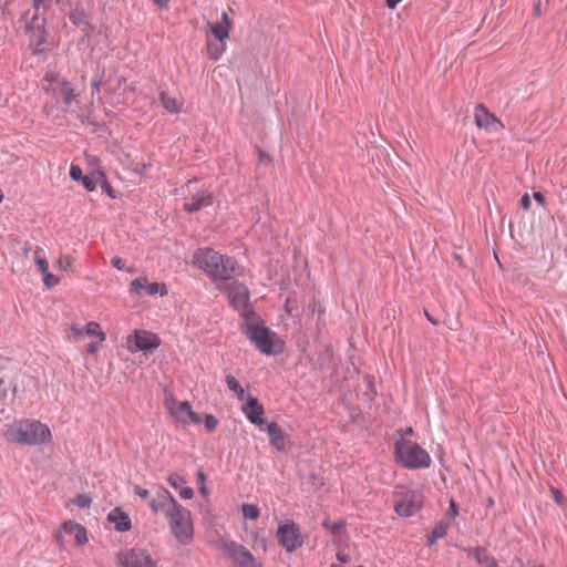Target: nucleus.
Masks as SVG:
<instances>
[{
	"label": "nucleus",
	"mask_w": 567,
	"mask_h": 567,
	"mask_svg": "<svg viewBox=\"0 0 567 567\" xmlns=\"http://www.w3.org/2000/svg\"><path fill=\"white\" fill-rule=\"evenodd\" d=\"M97 344L95 342H91L87 344V352L94 354L97 352Z\"/></svg>",
	"instance_id": "49"
},
{
	"label": "nucleus",
	"mask_w": 567,
	"mask_h": 567,
	"mask_svg": "<svg viewBox=\"0 0 567 567\" xmlns=\"http://www.w3.org/2000/svg\"><path fill=\"white\" fill-rule=\"evenodd\" d=\"M243 413L252 424L257 426H262L265 421L262 415L265 413L264 406L259 403L258 399L255 396H248L245 404L241 406Z\"/></svg>",
	"instance_id": "18"
},
{
	"label": "nucleus",
	"mask_w": 567,
	"mask_h": 567,
	"mask_svg": "<svg viewBox=\"0 0 567 567\" xmlns=\"http://www.w3.org/2000/svg\"><path fill=\"white\" fill-rule=\"evenodd\" d=\"M220 549L235 567H264L250 550L234 540H224Z\"/></svg>",
	"instance_id": "8"
},
{
	"label": "nucleus",
	"mask_w": 567,
	"mask_h": 567,
	"mask_svg": "<svg viewBox=\"0 0 567 567\" xmlns=\"http://www.w3.org/2000/svg\"><path fill=\"white\" fill-rule=\"evenodd\" d=\"M467 554L473 556V558L477 561V564L483 567H498V563L494 557H492L485 548L482 547H471L466 549Z\"/></svg>",
	"instance_id": "23"
},
{
	"label": "nucleus",
	"mask_w": 567,
	"mask_h": 567,
	"mask_svg": "<svg viewBox=\"0 0 567 567\" xmlns=\"http://www.w3.org/2000/svg\"><path fill=\"white\" fill-rule=\"evenodd\" d=\"M63 533H64V532H63L62 526H61V527H60V529H58V530L54 533V535H53L54 540H55V543H56L59 546H63V544H64Z\"/></svg>",
	"instance_id": "41"
},
{
	"label": "nucleus",
	"mask_w": 567,
	"mask_h": 567,
	"mask_svg": "<svg viewBox=\"0 0 567 567\" xmlns=\"http://www.w3.org/2000/svg\"><path fill=\"white\" fill-rule=\"evenodd\" d=\"M158 7L164 8L168 6L169 0H152Z\"/></svg>",
	"instance_id": "52"
},
{
	"label": "nucleus",
	"mask_w": 567,
	"mask_h": 567,
	"mask_svg": "<svg viewBox=\"0 0 567 567\" xmlns=\"http://www.w3.org/2000/svg\"><path fill=\"white\" fill-rule=\"evenodd\" d=\"M60 90L64 97V103L70 105L71 102L75 99L72 85L66 80L62 79Z\"/></svg>",
	"instance_id": "28"
},
{
	"label": "nucleus",
	"mask_w": 567,
	"mask_h": 567,
	"mask_svg": "<svg viewBox=\"0 0 567 567\" xmlns=\"http://www.w3.org/2000/svg\"><path fill=\"white\" fill-rule=\"evenodd\" d=\"M62 529L64 533L74 535L75 544L78 546H83L89 542L85 527L74 520L70 519L64 522L62 524Z\"/></svg>",
	"instance_id": "20"
},
{
	"label": "nucleus",
	"mask_w": 567,
	"mask_h": 567,
	"mask_svg": "<svg viewBox=\"0 0 567 567\" xmlns=\"http://www.w3.org/2000/svg\"><path fill=\"white\" fill-rule=\"evenodd\" d=\"M266 431L269 436L270 445L277 451L286 452L290 449L291 442L288 434L276 423L267 424Z\"/></svg>",
	"instance_id": "16"
},
{
	"label": "nucleus",
	"mask_w": 567,
	"mask_h": 567,
	"mask_svg": "<svg viewBox=\"0 0 567 567\" xmlns=\"http://www.w3.org/2000/svg\"><path fill=\"white\" fill-rule=\"evenodd\" d=\"M458 515V506L454 499L450 501L449 511L445 514L444 519H449L450 523Z\"/></svg>",
	"instance_id": "34"
},
{
	"label": "nucleus",
	"mask_w": 567,
	"mask_h": 567,
	"mask_svg": "<svg viewBox=\"0 0 567 567\" xmlns=\"http://www.w3.org/2000/svg\"><path fill=\"white\" fill-rule=\"evenodd\" d=\"M40 248L38 247L34 254V260L39 267V270L42 275L49 271V264L45 258L39 256Z\"/></svg>",
	"instance_id": "32"
},
{
	"label": "nucleus",
	"mask_w": 567,
	"mask_h": 567,
	"mask_svg": "<svg viewBox=\"0 0 567 567\" xmlns=\"http://www.w3.org/2000/svg\"><path fill=\"white\" fill-rule=\"evenodd\" d=\"M84 333L87 336L97 337L100 342H103L106 339L105 332L101 329L100 323H97L96 321L87 322L84 327Z\"/></svg>",
	"instance_id": "26"
},
{
	"label": "nucleus",
	"mask_w": 567,
	"mask_h": 567,
	"mask_svg": "<svg viewBox=\"0 0 567 567\" xmlns=\"http://www.w3.org/2000/svg\"><path fill=\"white\" fill-rule=\"evenodd\" d=\"M82 183L89 192H93L96 188L95 181L90 176H84Z\"/></svg>",
	"instance_id": "39"
},
{
	"label": "nucleus",
	"mask_w": 567,
	"mask_h": 567,
	"mask_svg": "<svg viewBox=\"0 0 567 567\" xmlns=\"http://www.w3.org/2000/svg\"><path fill=\"white\" fill-rule=\"evenodd\" d=\"M493 504H494V502H493V499L491 498V499L488 501V505H491V506H492Z\"/></svg>",
	"instance_id": "64"
},
{
	"label": "nucleus",
	"mask_w": 567,
	"mask_h": 567,
	"mask_svg": "<svg viewBox=\"0 0 567 567\" xmlns=\"http://www.w3.org/2000/svg\"><path fill=\"white\" fill-rule=\"evenodd\" d=\"M107 520L114 524L118 532H127L132 527L130 517L121 508L112 509L107 515Z\"/></svg>",
	"instance_id": "21"
},
{
	"label": "nucleus",
	"mask_w": 567,
	"mask_h": 567,
	"mask_svg": "<svg viewBox=\"0 0 567 567\" xmlns=\"http://www.w3.org/2000/svg\"><path fill=\"white\" fill-rule=\"evenodd\" d=\"M241 331L264 354L276 352V346L279 343L277 334L268 329L256 316H248L241 324Z\"/></svg>",
	"instance_id": "4"
},
{
	"label": "nucleus",
	"mask_w": 567,
	"mask_h": 567,
	"mask_svg": "<svg viewBox=\"0 0 567 567\" xmlns=\"http://www.w3.org/2000/svg\"><path fill=\"white\" fill-rule=\"evenodd\" d=\"M412 434H413V429H412V427H406V429L403 431V433H402V435H401V436L409 439L408 436H411Z\"/></svg>",
	"instance_id": "55"
},
{
	"label": "nucleus",
	"mask_w": 567,
	"mask_h": 567,
	"mask_svg": "<svg viewBox=\"0 0 567 567\" xmlns=\"http://www.w3.org/2000/svg\"><path fill=\"white\" fill-rule=\"evenodd\" d=\"M533 197L539 205H545V196L540 192H535Z\"/></svg>",
	"instance_id": "46"
},
{
	"label": "nucleus",
	"mask_w": 567,
	"mask_h": 567,
	"mask_svg": "<svg viewBox=\"0 0 567 567\" xmlns=\"http://www.w3.org/2000/svg\"><path fill=\"white\" fill-rule=\"evenodd\" d=\"M402 0H386V6L391 9H394L398 3H400Z\"/></svg>",
	"instance_id": "53"
},
{
	"label": "nucleus",
	"mask_w": 567,
	"mask_h": 567,
	"mask_svg": "<svg viewBox=\"0 0 567 567\" xmlns=\"http://www.w3.org/2000/svg\"><path fill=\"white\" fill-rule=\"evenodd\" d=\"M196 478H197V481H198V483H199L200 485H202V484H204V483H206V475L204 474V472H203V471H198V472L196 473Z\"/></svg>",
	"instance_id": "48"
},
{
	"label": "nucleus",
	"mask_w": 567,
	"mask_h": 567,
	"mask_svg": "<svg viewBox=\"0 0 567 567\" xmlns=\"http://www.w3.org/2000/svg\"><path fill=\"white\" fill-rule=\"evenodd\" d=\"M161 346V339L157 334L146 330H135L127 337L126 347L131 353L136 351H153Z\"/></svg>",
	"instance_id": "11"
},
{
	"label": "nucleus",
	"mask_w": 567,
	"mask_h": 567,
	"mask_svg": "<svg viewBox=\"0 0 567 567\" xmlns=\"http://www.w3.org/2000/svg\"><path fill=\"white\" fill-rule=\"evenodd\" d=\"M111 264H112L113 267H115L118 270L124 269V262H123V260L120 257H114L111 260Z\"/></svg>",
	"instance_id": "45"
},
{
	"label": "nucleus",
	"mask_w": 567,
	"mask_h": 567,
	"mask_svg": "<svg viewBox=\"0 0 567 567\" xmlns=\"http://www.w3.org/2000/svg\"><path fill=\"white\" fill-rule=\"evenodd\" d=\"M69 18H70L71 22L78 27H84V28L89 27L86 14L80 10L71 11Z\"/></svg>",
	"instance_id": "29"
},
{
	"label": "nucleus",
	"mask_w": 567,
	"mask_h": 567,
	"mask_svg": "<svg viewBox=\"0 0 567 567\" xmlns=\"http://www.w3.org/2000/svg\"><path fill=\"white\" fill-rule=\"evenodd\" d=\"M451 526L449 519H441L429 536V544L433 545L437 539L443 538Z\"/></svg>",
	"instance_id": "25"
},
{
	"label": "nucleus",
	"mask_w": 567,
	"mask_h": 567,
	"mask_svg": "<svg viewBox=\"0 0 567 567\" xmlns=\"http://www.w3.org/2000/svg\"><path fill=\"white\" fill-rule=\"evenodd\" d=\"M0 396L4 399L7 396V389L4 386V381L0 380Z\"/></svg>",
	"instance_id": "50"
},
{
	"label": "nucleus",
	"mask_w": 567,
	"mask_h": 567,
	"mask_svg": "<svg viewBox=\"0 0 567 567\" xmlns=\"http://www.w3.org/2000/svg\"><path fill=\"white\" fill-rule=\"evenodd\" d=\"M219 289L226 293L229 305L238 311L244 319L255 315L249 309L250 293L246 285L239 281H233L219 287Z\"/></svg>",
	"instance_id": "7"
},
{
	"label": "nucleus",
	"mask_w": 567,
	"mask_h": 567,
	"mask_svg": "<svg viewBox=\"0 0 567 567\" xmlns=\"http://www.w3.org/2000/svg\"><path fill=\"white\" fill-rule=\"evenodd\" d=\"M70 177L73 179V181H82L83 179V172H82V168L79 166V165H71L70 167Z\"/></svg>",
	"instance_id": "37"
},
{
	"label": "nucleus",
	"mask_w": 567,
	"mask_h": 567,
	"mask_svg": "<svg viewBox=\"0 0 567 567\" xmlns=\"http://www.w3.org/2000/svg\"><path fill=\"white\" fill-rule=\"evenodd\" d=\"M74 265V258L70 255L60 256L56 261V267L61 271H72Z\"/></svg>",
	"instance_id": "30"
},
{
	"label": "nucleus",
	"mask_w": 567,
	"mask_h": 567,
	"mask_svg": "<svg viewBox=\"0 0 567 567\" xmlns=\"http://www.w3.org/2000/svg\"><path fill=\"white\" fill-rule=\"evenodd\" d=\"M34 8H39L45 0H30Z\"/></svg>",
	"instance_id": "59"
},
{
	"label": "nucleus",
	"mask_w": 567,
	"mask_h": 567,
	"mask_svg": "<svg viewBox=\"0 0 567 567\" xmlns=\"http://www.w3.org/2000/svg\"><path fill=\"white\" fill-rule=\"evenodd\" d=\"M534 14L537 18H539L542 16V9H540L539 2L535 3V6H534Z\"/></svg>",
	"instance_id": "51"
},
{
	"label": "nucleus",
	"mask_w": 567,
	"mask_h": 567,
	"mask_svg": "<svg viewBox=\"0 0 567 567\" xmlns=\"http://www.w3.org/2000/svg\"><path fill=\"white\" fill-rule=\"evenodd\" d=\"M425 317H426V318H427V320H429V321H431L433 324H437V321H436V320H434V319L432 318V316H430V313H429L427 311H425Z\"/></svg>",
	"instance_id": "61"
},
{
	"label": "nucleus",
	"mask_w": 567,
	"mask_h": 567,
	"mask_svg": "<svg viewBox=\"0 0 567 567\" xmlns=\"http://www.w3.org/2000/svg\"><path fill=\"white\" fill-rule=\"evenodd\" d=\"M330 567H342V566L338 565V564H332Z\"/></svg>",
	"instance_id": "63"
},
{
	"label": "nucleus",
	"mask_w": 567,
	"mask_h": 567,
	"mask_svg": "<svg viewBox=\"0 0 567 567\" xmlns=\"http://www.w3.org/2000/svg\"><path fill=\"white\" fill-rule=\"evenodd\" d=\"M172 534L176 539L187 545L193 540L194 525L190 512L179 503L166 516Z\"/></svg>",
	"instance_id": "6"
},
{
	"label": "nucleus",
	"mask_w": 567,
	"mask_h": 567,
	"mask_svg": "<svg viewBox=\"0 0 567 567\" xmlns=\"http://www.w3.org/2000/svg\"><path fill=\"white\" fill-rule=\"evenodd\" d=\"M71 330L74 333V336L78 337V338H81L83 334H85L84 333V328L82 329V328H79L76 326H72Z\"/></svg>",
	"instance_id": "47"
},
{
	"label": "nucleus",
	"mask_w": 567,
	"mask_h": 567,
	"mask_svg": "<svg viewBox=\"0 0 567 567\" xmlns=\"http://www.w3.org/2000/svg\"><path fill=\"white\" fill-rule=\"evenodd\" d=\"M148 504L153 513L157 514L162 512L166 517L178 502L173 497L169 491L159 486L156 489L155 496L150 499Z\"/></svg>",
	"instance_id": "13"
},
{
	"label": "nucleus",
	"mask_w": 567,
	"mask_h": 567,
	"mask_svg": "<svg viewBox=\"0 0 567 567\" xmlns=\"http://www.w3.org/2000/svg\"><path fill=\"white\" fill-rule=\"evenodd\" d=\"M116 563L120 567H155L146 551L136 548L120 550Z\"/></svg>",
	"instance_id": "12"
},
{
	"label": "nucleus",
	"mask_w": 567,
	"mask_h": 567,
	"mask_svg": "<svg viewBox=\"0 0 567 567\" xmlns=\"http://www.w3.org/2000/svg\"><path fill=\"white\" fill-rule=\"evenodd\" d=\"M336 556L341 564H347L350 561V556L344 551H338Z\"/></svg>",
	"instance_id": "44"
},
{
	"label": "nucleus",
	"mask_w": 567,
	"mask_h": 567,
	"mask_svg": "<svg viewBox=\"0 0 567 567\" xmlns=\"http://www.w3.org/2000/svg\"><path fill=\"white\" fill-rule=\"evenodd\" d=\"M205 427L208 432L214 431L218 425V420L213 414H207L204 421Z\"/></svg>",
	"instance_id": "36"
},
{
	"label": "nucleus",
	"mask_w": 567,
	"mask_h": 567,
	"mask_svg": "<svg viewBox=\"0 0 567 567\" xmlns=\"http://www.w3.org/2000/svg\"><path fill=\"white\" fill-rule=\"evenodd\" d=\"M164 404L171 417L183 426H187L190 423L199 424L202 422V417L198 413L194 412L188 401H179L173 395H166Z\"/></svg>",
	"instance_id": "9"
},
{
	"label": "nucleus",
	"mask_w": 567,
	"mask_h": 567,
	"mask_svg": "<svg viewBox=\"0 0 567 567\" xmlns=\"http://www.w3.org/2000/svg\"><path fill=\"white\" fill-rule=\"evenodd\" d=\"M393 457L395 463L409 470L429 468L432 464L431 455L425 449L403 436L394 442Z\"/></svg>",
	"instance_id": "3"
},
{
	"label": "nucleus",
	"mask_w": 567,
	"mask_h": 567,
	"mask_svg": "<svg viewBox=\"0 0 567 567\" xmlns=\"http://www.w3.org/2000/svg\"><path fill=\"white\" fill-rule=\"evenodd\" d=\"M73 503L80 508H86L91 505L92 499L85 494H79L73 498Z\"/></svg>",
	"instance_id": "33"
},
{
	"label": "nucleus",
	"mask_w": 567,
	"mask_h": 567,
	"mask_svg": "<svg viewBox=\"0 0 567 567\" xmlns=\"http://www.w3.org/2000/svg\"><path fill=\"white\" fill-rule=\"evenodd\" d=\"M226 383L228 389L236 394L238 400L241 401L245 399V390L234 375H227Z\"/></svg>",
	"instance_id": "27"
},
{
	"label": "nucleus",
	"mask_w": 567,
	"mask_h": 567,
	"mask_svg": "<svg viewBox=\"0 0 567 567\" xmlns=\"http://www.w3.org/2000/svg\"><path fill=\"white\" fill-rule=\"evenodd\" d=\"M134 493H135V495H137L142 499H148L150 498V491L144 488V487H141L138 485L134 486Z\"/></svg>",
	"instance_id": "40"
},
{
	"label": "nucleus",
	"mask_w": 567,
	"mask_h": 567,
	"mask_svg": "<svg viewBox=\"0 0 567 567\" xmlns=\"http://www.w3.org/2000/svg\"><path fill=\"white\" fill-rule=\"evenodd\" d=\"M43 282L48 288H52L60 282V279L55 275L48 271L43 275Z\"/></svg>",
	"instance_id": "35"
},
{
	"label": "nucleus",
	"mask_w": 567,
	"mask_h": 567,
	"mask_svg": "<svg viewBox=\"0 0 567 567\" xmlns=\"http://www.w3.org/2000/svg\"><path fill=\"white\" fill-rule=\"evenodd\" d=\"M259 158L261 162H270V157L262 151L259 152Z\"/></svg>",
	"instance_id": "54"
},
{
	"label": "nucleus",
	"mask_w": 567,
	"mask_h": 567,
	"mask_svg": "<svg viewBox=\"0 0 567 567\" xmlns=\"http://www.w3.org/2000/svg\"><path fill=\"white\" fill-rule=\"evenodd\" d=\"M143 290H145V292L151 296L156 293L165 296L168 292L165 284L148 282L145 277L136 278L131 282L130 291L133 295H142Z\"/></svg>",
	"instance_id": "17"
},
{
	"label": "nucleus",
	"mask_w": 567,
	"mask_h": 567,
	"mask_svg": "<svg viewBox=\"0 0 567 567\" xmlns=\"http://www.w3.org/2000/svg\"><path fill=\"white\" fill-rule=\"evenodd\" d=\"M520 206L523 209L527 210L529 209L530 207V197L528 194H525L522 198H520Z\"/></svg>",
	"instance_id": "43"
},
{
	"label": "nucleus",
	"mask_w": 567,
	"mask_h": 567,
	"mask_svg": "<svg viewBox=\"0 0 567 567\" xmlns=\"http://www.w3.org/2000/svg\"><path fill=\"white\" fill-rule=\"evenodd\" d=\"M550 494L554 497V501L559 505L563 506L565 496L563 495L561 491H559L556 487H550Z\"/></svg>",
	"instance_id": "38"
},
{
	"label": "nucleus",
	"mask_w": 567,
	"mask_h": 567,
	"mask_svg": "<svg viewBox=\"0 0 567 567\" xmlns=\"http://www.w3.org/2000/svg\"><path fill=\"white\" fill-rule=\"evenodd\" d=\"M474 122L480 128L486 131H501L504 124L494 114H492L483 104H478L474 110Z\"/></svg>",
	"instance_id": "15"
},
{
	"label": "nucleus",
	"mask_w": 567,
	"mask_h": 567,
	"mask_svg": "<svg viewBox=\"0 0 567 567\" xmlns=\"http://www.w3.org/2000/svg\"><path fill=\"white\" fill-rule=\"evenodd\" d=\"M324 526L330 529L331 532H336V529L339 527L337 524H334L333 526H330V524L328 522H324Z\"/></svg>",
	"instance_id": "60"
},
{
	"label": "nucleus",
	"mask_w": 567,
	"mask_h": 567,
	"mask_svg": "<svg viewBox=\"0 0 567 567\" xmlns=\"http://www.w3.org/2000/svg\"><path fill=\"white\" fill-rule=\"evenodd\" d=\"M159 99L165 110L169 113H178L183 109L184 100L179 95H169L166 92H162Z\"/></svg>",
	"instance_id": "24"
},
{
	"label": "nucleus",
	"mask_w": 567,
	"mask_h": 567,
	"mask_svg": "<svg viewBox=\"0 0 567 567\" xmlns=\"http://www.w3.org/2000/svg\"><path fill=\"white\" fill-rule=\"evenodd\" d=\"M44 80L50 82V83L56 82L61 86V81L62 80H60L59 75L55 74V73H47L45 76H44Z\"/></svg>",
	"instance_id": "42"
},
{
	"label": "nucleus",
	"mask_w": 567,
	"mask_h": 567,
	"mask_svg": "<svg viewBox=\"0 0 567 567\" xmlns=\"http://www.w3.org/2000/svg\"><path fill=\"white\" fill-rule=\"evenodd\" d=\"M199 492L204 495V496H207L208 495V488L206 486V483L202 484L199 486Z\"/></svg>",
	"instance_id": "57"
},
{
	"label": "nucleus",
	"mask_w": 567,
	"mask_h": 567,
	"mask_svg": "<svg viewBox=\"0 0 567 567\" xmlns=\"http://www.w3.org/2000/svg\"><path fill=\"white\" fill-rule=\"evenodd\" d=\"M167 482L173 488L178 491V494L183 499L193 498V496H194L193 488L188 487V486H184L186 484V480L183 476H181L179 474L172 473L171 475H168Z\"/></svg>",
	"instance_id": "22"
},
{
	"label": "nucleus",
	"mask_w": 567,
	"mask_h": 567,
	"mask_svg": "<svg viewBox=\"0 0 567 567\" xmlns=\"http://www.w3.org/2000/svg\"><path fill=\"white\" fill-rule=\"evenodd\" d=\"M103 188L106 190V193L111 196V197H114L113 195V189L110 187V185L107 183H105L103 185Z\"/></svg>",
	"instance_id": "58"
},
{
	"label": "nucleus",
	"mask_w": 567,
	"mask_h": 567,
	"mask_svg": "<svg viewBox=\"0 0 567 567\" xmlns=\"http://www.w3.org/2000/svg\"><path fill=\"white\" fill-rule=\"evenodd\" d=\"M209 34L206 38L207 55L217 61L226 51V40L233 29V22L227 12L221 13L220 20L207 24Z\"/></svg>",
	"instance_id": "5"
},
{
	"label": "nucleus",
	"mask_w": 567,
	"mask_h": 567,
	"mask_svg": "<svg viewBox=\"0 0 567 567\" xmlns=\"http://www.w3.org/2000/svg\"><path fill=\"white\" fill-rule=\"evenodd\" d=\"M422 507V497L415 492L405 493L401 499L395 501L394 511L402 517L414 515Z\"/></svg>",
	"instance_id": "14"
},
{
	"label": "nucleus",
	"mask_w": 567,
	"mask_h": 567,
	"mask_svg": "<svg viewBox=\"0 0 567 567\" xmlns=\"http://www.w3.org/2000/svg\"><path fill=\"white\" fill-rule=\"evenodd\" d=\"M29 251H30V248H29V247L24 248V256H28V255H29Z\"/></svg>",
	"instance_id": "62"
},
{
	"label": "nucleus",
	"mask_w": 567,
	"mask_h": 567,
	"mask_svg": "<svg viewBox=\"0 0 567 567\" xmlns=\"http://www.w3.org/2000/svg\"><path fill=\"white\" fill-rule=\"evenodd\" d=\"M278 544L287 551L293 553L305 543L300 527L293 522H281L276 530Z\"/></svg>",
	"instance_id": "10"
},
{
	"label": "nucleus",
	"mask_w": 567,
	"mask_h": 567,
	"mask_svg": "<svg viewBox=\"0 0 567 567\" xmlns=\"http://www.w3.org/2000/svg\"><path fill=\"white\" fill-rule=\"evenodd\" d=\"M3 439L17 445H44L52 441L50 427L32 419H20L8 424L3 431Z\"/></svg>",
	"instance_id": "2"
},
{
	"label": "nucleus",
	"mask_w": 567,
	"mask_h": 567,
	"mask_svg": "<svg viewBox=\"0 0 567 567\" xmlns=\"http://www.w3.org/2000/svg\"><path fill=\"white\" fill-rule=\"evenodd\" d=\"M213 204V195L207 190L198 192L184 198V209L187 213H195Z\"/></svg>",
	"instance_id": "19"
},
{
	"label": "nucleus",
	"mask_w": 567,
	"mask_h": 567,
	"mask_svg": "<svg viewBox=\"0 0 567 567\" xmlns=\"http://www.w3.org/2000/svg\"><path fill=\"white\" fill-rule=\"evenodd\" d=\"M193 262L213 280H230L240 275L238 262L209 247L198 248L193 255Z\"/></svg>",
	"instance_id": "1"
},
{
	"label": "nucleus",
	"mask_w": 567,
	"mask_h": 567,
	"mask_svg": "<svg viewBox=\"0 0 567 567\" xmlns=\"http://www.w3.org/2000/svg\"><path fill=\"white\" fill-rule=\"evenodd\" d=\"M243 516L247 519L255 520L259 517L260 511L257 505L254 504H243L241 506Z\"/></svg>",
	"instance_id": "31"
},
{
	"label": "nucleus",
	"mask_w": 567,
	"mask_h": 567,
	"mask_svg": "<svg viewBox=\"0 0 567 567\" xmlns=\"http://www.w3.org/2000/svg\"><path fill=\"white\" fill-rule=\"evenodd\" d=\"M100 86H101V80H99V81H94V82L92 83V90H93V92H99V91H100Z\"/></svg>",
	"instance_id": "56"
}]
</instances>
